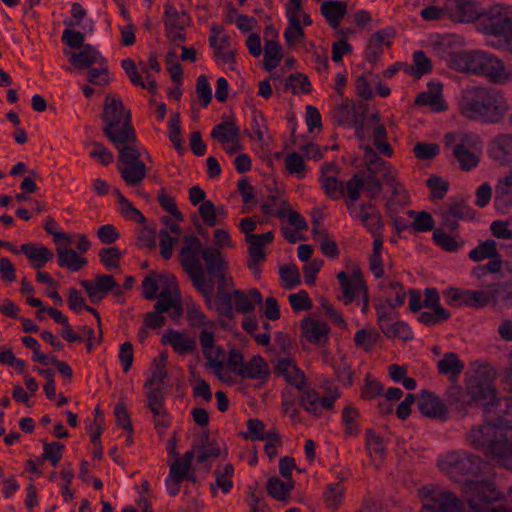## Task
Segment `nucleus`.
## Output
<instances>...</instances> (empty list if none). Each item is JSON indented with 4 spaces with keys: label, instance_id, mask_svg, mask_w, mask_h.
I'll use <instances>...</instances> for the list:
<instances>
[{
    "label": "nucleus",
    "instance_id": "nucleus-1",
    "mask_svg": "<svg viewBox=\"0 0 512 512\" xmlns=\"http://www.w3.org/2000/svg\"><path fill=\"white\" fill-rule=\"evenodd\" d=\"M458 108L461 115L470 120L497 124L504 119L509 104L497 89L471 86L462 91Z\"/></svg>",
    "mask_w": 512,
    "mask_h": 512
},
{
    "label": "nucleus",
    "instance_id": "nucleus-2",
    "mask_svg": "<svg viewBox=\"0 0 512 512\" xmlns=\"http://www.w3.org/2000/svg\"><path fill=\"white\" fill-rule=\"evenodd\" d=\"M450 66L462 73L485 76L493 84L504 85L512 80V72L500 58L481 50L453 53Z\"/></svg>",
    "mask_w": 512,
    "mask_h": 512
},
{
    "label": "nucleus",
    "instance_id": "nucleus-3",
    "mask_svg": "<svg viewBox=\"0 0 512 512\" xmlns=\"http://www.w3.org/2000/svg\"><path fill=\"white\" fill-rule=\"evenodd\" d=\"M467 441L499 465L512 469V432H501L489 425L476 426L467 434Z\"/></svg>",
    "mask_w": 512,
    "mask_h": 512
},
{
    "label": "nucleus",
    "instance_id": "nucleus-4",
    "mask_svg": "<svg viewBox=\"0 0 512 512\" xmlns=\"http://www.w3.org/2000/svg\"><path fill=\"white\" fill-rule=\"evenodd\" d=\"M102 118L106 123L103 133L114 145L137 142L131 124V113L125 110L119 97L106 96Z\"/></svg>",
    "mask_w": 512,
    "mask_h": 512
},
{
    "label": "nucleus",
    "instance_id": "nucleus-5",
    "mask_svg": "<svg viewBox=\"0 0 512 512\" xmlns=\"http://www.w3.org/2000/svg\"><path fill=\"white\" fill-rule=\"evenodd\" d=\"M185 246L179 254V262L183 270L188 274L193 286L202 294L207 304H211L214 294V284L205 277V271L199 259L202 243L194 234L183 237Z\"/></svg>",
    "mask_w": 512,
    "mask_h": 512
},
{
    "label": "nucleus",
    "instance_id": "nucleus-6",
    "mask_svg": "<svg viewBox=\"0 0 512 512\" xmlns=\"http://www.w3.org/2000/svg\"><path fill=\"white\" fill-rule=\"evenodd\" d=\"M440 469L457 482H464L466 487V500L471 495L470 487L475 484L471 480L481 469V459L466 451H451L438 460ZM476 483H485L476 481Z\"/></svg>",
    "mask_w": 512,
    "mask_h": 512
},
{
    "label": "nucleus",
    "instance_id": "nucleus-7",
    "mask_svg": "<svg viewBox=\"0 0 512 512\" xmlns=\"http://www.w3.org/2000/svg\"><path fill=\"white\" fill-rule=\"evenodd\" d=\"M118 150V171L122 180L129 187L140 185L146 177L147 167L140 160L141 153L137 142L114 145Z\"/></svg>",
    "mask_w": 512,
    "mask_h": 512
},
{
    "label": "nucleus",
    "instance_id": "nucleus-8",
    "mask_svg": "<svg viewBox=\"0 0 512 512\" xmlns=\"http://www.w3.org/2000/svg\"><path fill=\"white\" fill-rule=\"evenodd\" d=\"M364 150L363 161L366 169L360 171L366 181V196L369 199H376L383 190V181L386 174L393 171L389 162L382 159L370 146L362 147Z\"/></svg>",
    "mask_w": 512,
    "mask_h": 512
},
{
    "label": "nucleus",
    "instance_id": "nucleus-9",
    "mask_svg": "<svg viewBox=\"0 0 512 512\" xmlns=\"http://www.w3.org/2000/svg\"><path fill=\"white\" fill-rule=\"evenodd\" d=\"M423 505L420 512H466L463 503L451 492L424 486L420 490Z\"/></svg>",
    "mask_w": 512,
    "mask_h": 512
},
{
    "label": "nucleus",
    "instance_id": "nucleus-10",
    "mask_svg": "<svg viewBox=\"0 0 512 512\" xmlns=\"http://www.w3.org/2000/svg\"><path fill=\"white\" fill-rule=\"evenodd\" d=\"M470 491L467 503L472 512H512V506L506 504L492 506L501 499V494L496 491L493 484L475 483L470 487Z\"/></svg>",
    "mask_w": 512,
    "mask_h": 512
},
{
    "label": "nucleus",
    "instance_id": "nucleus-11",
    "mask_svg": "<svg viewBox=\"0 0 512 512\" xmlns=\"http://www.w3.org/2000/svg\"><path fill=\"white\" fill-rule=\"evenodd\" d=\"M479 25L487 35L504 37L512 32V7L495 5L482 15Z\"/></svg>",
    "mask_w": 512,
    "mask_h": 512
},
{
    "label": "nucleus",
    "instance_id": "nucleus-12",
    "mask_svg": "<svg viewBox=\"0 0 512 512\" xmlns=\"http://www.w3.org/2000/svg\"><path fill=\"white\" fill-rule=\"evenodd\" d=\"M377 323L381 332L388 338H397L403 341L413 339V332L408 324L403 321H395L397 313L385 310V305H375Z\"/></svg>",
    "mask_w": 512,
    "mask_h": 512
},
{
    "label": "nucleus",
    "instance_id": "nucleus-13",
    "mask_svg": "<svg viewBox=\"0 0 512 512\" xmlns=\"http://www.w3.org/2000/svg\"><path fill=\"white\" fill-rule=\"evenodd\" d=\"M486 422L481 426H493L498 431L512 429V395L489 403L485 409Z\"/></svg>",
    "mask_w": 512,
    "mask_h": 512
},
{
    "label": "nucleus",
    "instance_id": "nucleus-14",
    "mask_svg": "<svg viewBox=\"0 0 512 512\" xmlns=\"http://www.w3.org/2000/svg\"><path fill=\"white\" fill-rule=\"evenodd\" d=\"M467 392L472 401L482 402L486 409L489 403L495 402L493 377L488 371H477L467 382Z\"/></svg>",
    "mask_w": 512,
    "mask_h": 512
},
{
    "label": "nucleus",
    "instance_id": "nucleus-15",
    "mask_svg": "<svg viewBox=\"0 0 512 512\" xmlns=\"http://www.w3.org/2000/svg\"><path fill=\"white\" fill-rule=\"evenodd\" d=\"M340 397V393L337 389L330 390L323 396L313 389L308 388L302 391L299 399V404L308 413L314 416H321L322 410H330L334 407L335 401Z\"/></svg>",
    "mask_w": 512,
    "mask_h": 512
},
{
    "label": "nucleus",
    "instance_id": "nucleus-16",
    "mask_svg": "<svg viewBox=\"0 0 512 512\" xmlns=\"http://www.w3.org/2000/svg\"><path fill=\"white\" fill-rule=\"evenodd\" d=\"M509 285L507 283H493L484 289L466 290L465 306L484 308L489 304H496L507 295Z\"/></svg>",
    "mask_w": 512,
    "mask_h": 512
},
{
    "label": "nucleus",
    "instance_id": "nucleus-17",
    "mask_svg": "<svg viewBox=\"0 0 512 512\" xmlns=\"http://www.w3.org/2000/svg\"><path fill=\"white\" fill-rule=\"evenodd\" d=\"M199 341L203 355L207 360L206 367L212 369L214 374L223 380L222 371L224 369L223 358L225 351L215 345L214 333L206 329L202 330L199 334Z\"/></svg>",
    "mask_w": 512,
    "mask_h": 512
},
{
    "label": "nucleus",
    "instance_id": "nucleus-18",
    "mask_svg": "<svg viewBox=\"0 0 512 512\" xmlns=\"http://www.w3.org/2000/svg\"><path fill=\"white\" fill-rule=\"evenodd\" d=\"M348 212L353 219L358 220L369 233L383 230V221L380 211L371 202L349 205Z\"/></svg>",
    "mask_w": 512,
    "mask_h": 512
},
{
    "label": "nucleus",
    "instance_id": "nucleus-19",
    "mask_svg": "<svg viewBox=\"0 0 512 512\" xmlns=\"http://www.w3.org/2000/svg\"><path fill=\"white\" fill-rule=\"evenodd\" d=\"M94 304H99L112 290L118 287V283L112 275L98 274L94 282L82 280L80 282Z\"/></svg>",
    "mask_w": 512,
    "mask_h": 512
},
{
    "label": "nucleus",
    "instance_id": "nucleus-20",
    "mask_svg": "<svg viewBox=\"0 0 512 512\" xmlns=\"http://www.w3.org/2000/svg\"><path fill=\"white\" fill-rule=\"evenodd\" d=\"M378 289L384 297V301L378 305H385V310L390 308L393 311L404 305L406 292L400 282L385 278L379 282Z\"/></svg>",
    "mask_w": 512,
    "mask_h": 512
},
{
    "label": "nucleus",
    "instance_id": "nucleus-21",
    "mask_svg": "<svg viewBox=\"0 0 512 512\" xmlns=\"http://www.w3.org/2000/svg\"><path fill=\"white\" fill-rule=\"evenodd\" d=\"M418 410L432 419H446L448 409L445 403L432 391L422 390L418 402Z\"/></svg>",
    "mask_w": 512,
    "mask_h": 512
},
{
    "label": "nucleus",
    "instance_id": "nucleus-22",
    "mask_svg": "<svg viewBox=\"0 0 512 512\" xmlns=\"http://www.w3.org/2000/svg\"><path fill=\"white\" fill-rule=\"evenodd\" d=\"M494 205L497 210L512 207V168L498 178L494 188Z\"/></svg>",
    "mask_w": 512,
    "mask_h": 512
},
{
    "label": "nucleus",
    "instance_id": "nucleus-23",
    "mask_svg": "<svg viewBox=\"0 0 512 512\" xmlns=\"http://www.w3.org/2000/svg\"><path fill=\"white\" fill-rule=\"evenodd\" d=\"M275 373L283 376L287 383L298 390H303L306 384L304 373L291 359H280L275 367Z\"/></svg>",
    "mask_w": 512,
    "mask_h": 512
},
{
    "label": "nucleus",
    "instance_id": "nucleus-24",
    "mask_svg": "<svg viewBox=\"0 0 512 512\" xmlns=\"http://www.w3.org/2000/svg\"><path fill=\"white\" fill-rule=\"evenodd\" d=\"M274 240L272 231L255 236H248L246 243L248 244V259H252L255 263H263L266 260V246Z\"/></svg>",
    "mask_w": 512,
    "mask_h": 512
},
{
    "label": "nucleus",
    "instance_id": "nucleus-25",
    "mask_svg": "<svg viewBox=\"0 0 512 512\" xmlns=\"http://www.w3.org/2000/svg\"><path fill=\"white\" fill-rule=\"evenodd\" d=\"M271 371L268 363L260 355L253 356L245 363L244 368L239 371V376L246 379L260 380L261 383L268 381Z\"/></svg>",
    "mask_w": 512,
    "mask_h": 512
},
{
    "label": "nucleus",
    "instance_id": "nucleus-26",
    "mask_svg": "<svg viewBox=\"0 0 512 512\" xmlns=\"http://www.w3.org/2000/svg\"><path fill=\"white\" fill-rule=\"evenodd\" d=\"M490 155L501 164L512 162V134L496 136L490 143Z\"/></svg>",
    "mask_w": 512,
    "mask_h": 512
},
{
    "label": "nucleus",
    "instance_id": "nucleus-27",
    "mask_svg": "<svg viewBox=\"0 0 512 512\" xmlns=\"http://www.w3.org/2000/svg\"><path fill=\"white\" fill-rule=\"evenodd\" d=\"M20 252L27 257L31 266L35 269L43 268L53 258V253L50 249L35 243L22 244Z\"/></svg>",
    "mask_w": 512,
    "mask_h": 512
},
{
    "label": "nucleus",
    "instance_id": "nucleus-28",
    "mask_svg": "<svg viewBox=\"0 0 512 512\" xmlns=\"http://www.w3.org/2000/svg\"><path fill=\"white\" fill-rule=\"evenodd\" d=\"M301 330L310 343L324 346L328 340L329 328L325 323L307 318L303 320Z\"/></svg>",
    "mask_w": 512,
    "mask_h": 512
},
{
    "label": "nucleus",
    "instance_id": "nucleus-29",
    "mask_svg": "<svg viewBox=\"0 0 512 512\" xmlns=\"http://www.w3.org/2000/svg\"><path fill=\"white\" fill-rule=\"evenodd\" d=\"M233 298L235 309L237 312L242 314H250L255 311V304H262V295L258 289L252 288L248 294L242 290H234Z\"/></svg>",
    "mask_w": 512,
    "mask_h": 512
},
{
    "label": "nucleus",
    "instance_id": "nucleus-30",
    "mask_svg": "<svg viewBox=\"0 0 512 512\" xmlns=\"http://www.w3.org/2000/svg\"><path fill=\"white\" fill-rule=\"evenodd\" d=\"M69 61L74 67L85 70L89 69L93 64L104 63V58L91 45H85L81 51L72 52Z\"/></svg>",
    "mask_w": 512,
    "mask_h": 512
},
{
    "label": "nucleus",
    "instance_id": "nucleus-31",
    "mask_svg": "<svg viewBox=\"0 0 512 512\" xmlns=\"http://www.w3.org/2000/svg\"><path fill=\"white\" fill-rule=\"evenodd\" d=\"M295 487L293 479H279L277 476L268 478L266 483L267 494L276 501L287 502L290 498L291 491Z\"/></svg>",
    "mask_w": 512,
    "mask_h": 512
},
{
    "label": "nucleus",
    "instance_id": "nucleus-32",
    "mask_svg": "<svg viewBox=\"0 0 512 512\" xmlns=\"http://www.w3.org/2000/svg\"><path fill=\"white\" fill-rule=\"evenodd\" d=\"M154 309L158 312H169L172 319L176 320L183 314V308L179 300L175 299L169 287L163 288L158 296V300L154 305Z\"/></svg>",
    "mask_w": 512,
    "mask_h": 512
},
{
    "label": "nucleus",
    "instance_id": "nucleus-33",
    "mask_svg": "<svg viewBox=\"0 0 512 512\" xmlns=\"http://www.w3.org/2000/svg\"><path fill=\"white\" fill-rule=\"evenodd\" d=\"M57 264L66 268L71 272H77L87 265L88 261L85 257L77 254L75 250L66 246L56 247Z\"/></svg>",
    "mask_w": 512,
    "mask_h": 512
},
{
    "label": "nucleus",
    "instance_id": "nucleus-34",
    "mask_svg": "<svg viewBox=\"0 0 512 512\" xmlns=\"http://www.w3.org/2000/svg\"><path fill=\"white\" fill-rule=\"evenodd\" d=\"M465 365L459 356L454 352L445 353L437 363V370L440 375L448 376L451 381H456L462 373Z\"/></svg>",
    "mask_w": 512,
    "mask_h": 512
},
{
    "label": "nucleus",
    "instance_id": "nucleus-35",
    "mask_svg": "<svg viewBox=\"0 0 512 512\" xmlns=\"http://www.w3.org/2000/svg\"><path fill=\"white\" fill-rule=\"evenodd\" d=\"M481 144L480 138L474 133L451 132L445 135V145L452 149H477Z\"/></svg>",
    "mask_w": 512,
    "mask_h": 512
},
{
    "label": "nucleus",
    "instance_id": "nucleus-36",
    "mask_svg": "<svg viewBox=\"0 0 512 512\" xmlns=\"http://www.w3.org/2000/svg\"><path fill=\"white\" fill-rule=\"evenodd\" d=\"M320 10L329 25L333 28H337L347 13V4L342 1H324L321 4Z\"/></svg>",
    "mask_w": 512,
    "mask_h": 512
},
{
    "label": "nucleus",
    "instance_id": "nucleus-37",
    "mask_svg": "<svg viewBox=\"0 0 512 512\" xmlns=\"http://www.w3.org/2000/svg\"><path fill=\"white\" fill-rule=\"evenodd\" d=\"M239 134L240 128L232 121L221 122L211 131V137L222 145L236 142L239 140Z\"/></svg>",
    "mask_w": 512,
    "mask_h": 512
},
{
    "label": "nucleus",
    "instance_id": "nucleus-38",
    "mask_svg": "<svg viewBox=\"0 0 512 512\" xmlns=\"http://www.w3.org/2000/svg\"><path fill=\"white\" fill-rule=\"evenodd\" d=\"M162 341L171 345L174 351L181 355L193 352L196 348L194 339L185 337L178 331H170L167 335L163 336Z\"/></svg>",
    "mask_w": 512,
    "mask_h": 512
},
{
    "label": "nucleus",
    "instance_id": "nucleus-39",
    "mask_svg": "<svg viewBox=\"0 0 512 512\" xmlns=\"http://www.w3.org/2000/svg\"><path fill=\"white\" fill-rule=\"evenodd\" d=\"M345 491V486L341 481L328 484L323 492V501L326 508L332 512L338 510L344 500Z\"/></svg>",
    "mask_w": 512,
    "mask_h": 512
},
{
    "label": "nucleus",
    "instance_id": "nucleus-40",
    "mask_svg": "<svg viewBox=\"0 0 512 512\" xmlns=\"http://www.w3.org/2000/svg\"><path fill=\"white\" fill-rule=\"evenodd\" d=\"M346 191V201L345 204L347 208L349 205H356V202L361 197V190L366 194V181L361 172L355 173L352 178H350L346 185H344Z\"/></svg>",
    "mask_w": 512,
    "mask_h": 512
},
{
    "label": "nucleus",
    "instance_id": "nucleus-41",
    "mask_svg": "<svg viewBox=\"0 0 512 512\" xmlns=\"http://www.w3.org/2000/svg\"><path fill=\"white\" fill-rule=\"evenodd\" d=\"M454 3L456 13L451 16L459 22H474L481 16L477 9V4L471 0H454Z\"/></svg>",
    "mask_w": 512,
    "mask_h": 512
},
{
    "label": "nucleus",
    "instance_id": "nucleus-42",
    "mask_svg": "<svg viewBox=\"0 0 512 512\" xmlns=\"http://www.w3.org/2000/svg\"><path fill=\"white\" fill-rule=\"evenodd\" d=\"M366 113L364 109H357L354 104H350L348 100L337 106L334 114V118L340 125L350 126L359 116H363Z\"/></svg>",
    "mask_w": 512,
    "mask_h": 512
},
{
    "label": "nucleus",
    "instance_id": "nucleus-43",
    "mask_svg": "<svg viewBox=\"0 0 512 512\" xmlns=\"http://www.w3.org/2000/svg\"><path fill=\"white\" fill-rule=\"evenodd\" d=\"M201 256L205 262L207 273L210 276L218 274L226 268L222 254L217 248H204L201 251Z\"/></svg>",
    "mask_w": 512,
    "mask_h": 512
},
{
    "label": "nucleus",
    "instance_id": "nucleus-44",
    "mask_svg": "<svg viewBox=\"0 0 512 512\" xmlns=\"http://www.w3.org/2000/svg\"><path fill=\"white\" fill-rule=\"evenodd\" d=\"M498 256L499 251L497 249V243L493 239L479 242V244L469 252V258L474 262H480Z\"/></svg>",
    "mask_w": 512,
    "mask_h": 512
},
{
    "label": "nucleus",
    "instance_id": "nucleus-45",
    "mask_svg": "<svg viewBox=\"0 0 512 512\" xmlns=\"http://www.w3.org/2000/svg\"><path fill=\"white\" fill-rule=\"evenodd\" d=\"M337 279L342 289V295L338 297L345 305H349L354 301L357 294H360V287H358L350 276L344 271L337 275Z\"/></svg>",
    "mask_w": 512,
    "mask_h": 512
},
{
    "label": "nucleus",
    "instance_id": "nucleus-46",
    "mask_svg": "<svg viewBox=\"0 0 512 512\" xmlns=\"http://www.w3.org/2000/svg\"><path fill=\"white\" fill-rule=\"evenodd\" d=\"M415 104L421 106H431L436 111L445 110L446 106L442 103L441 97V85L436 84L434 90L420 93L415 99Z\"/></svg>",
    "mask_w": 512,
    "mask_h": 512
},
{
    "label": "nucleus",
    "instance_id": "nucleus-47",
    "mask_svg": "<svg viewBox=\"0 0 512 512\" xmlns=\"http://www.w3.org/2000/svg\"><path fill=\"white\" fill-rule=\"evenodd\" d=\"M234 469L231 464H226L223 468V470L216 469L214 471V476L216 478L215 483L210 484L211 492L215 495L217 488H220L223 493L227 494L232 486V475H233Z\"/></svg>",
    "mask_w": 512,
    "mask_h": 512
},
{
    "label": "nucleus",
    "instance_id": "nucleus-48",
    "mask_svg": "<svg viewBox=\"0 0 512 512\" xmlns=\"http://www.w3.org/2000/svg\"><path fill=\"white\" fill-rule=\"evenodd\" d=\"M282 60L281 46L276 40H267L264 45V67L271 71L275 69Z\"/></svg>",
    "mask_w": 512,
    "mask_h": 512
},
{
    "label": "nucleus",
    "instance_id": "nucleus-49",
    "mask_svg": "<svg viewBox=\"0 0 512 512\" xmlns=\"http://www.w3.org/2000/svg\"><path fill=\"white\" fill-rule=\"evenodd\" d=\"M146 389H148L146 393L147 407L153 413V416L164 415L166 408L164 406L162 387L152 386Z\"/></svg>",
    "mask_w": 512,
    "mask_h": 512
},
{
    "label": "nucleus",
    "instance_id": "nucleus-50",
    "mask_svg": "<svg viewBox=\"0 0 512 512\" xmlns=\"http://www.w3.org/2000/svg\"><path fill=\"white\" fill-rule=\"evenodd\" d=\"M450 312L442 306H437L432 311H423L418 320L426 326H435L446 322L450 318Z\"/></svg>",
    "mask_w": 512,
    "mask_h": 512
},
{
    "label": "nucleus",
    "instance_id": "nucleus-51",
    "mask_svg": "<svg viewBox=\"0 0 512 512\" xmlns=\"http://www.w3.org/2000/svg\"><path fill=\"white\" fill-rule=\"evenodd\" d=\"M447 401L450 406L455 407L459 411H465L471 404L472 399L465 393L460 386H452L447 391Z\"/></svg>",
    "mask_w": 512,
    "mask_h": 512
},
{
    "label": "nucleus",
    "instance_id": "nucleus-52",
    "mask_svg": "<svg viewBox=\"0 0 512 512\" xmlns=\"http://www.w3.org/2000/svg\"><path fill=\"white\" fill-rule=\"evenodd\" d=\"M413 64L414 65L411 67V75L416 79L432 71L431 60L421 50L413 53Z\"/></svg>",
    "mask_w": 512,
    "mask_h": 512
},
{
    "label": "nucleus",
    "instance_id": "nucleus-53",
    "mask_svg": "<svg viewBox=\"0 0 512 512\" xmlns=\"http://www.w3.org/2000/svg\"><path fill=\"white\" fill-rule=\"evenodd\" d=\"M286 87L291 89L293 94H308L312 90L310 80L303 73L291 74L286 80Z\"/></svg>",
    "mask_w": 512,
    "mask_h": 512
},
{
    "label": "nucleus",
    "instance_id": "nucleus-54",
    "mask_svg": "<svg viewBox=\"0 0 512 512\" xmlns=\"http://www.w3.org/2000/svg\"><path fill=\"white\" fill-rule=\"evenodd\" d=\"M408 215L413 217L414 220L411 224V228L418 232H428L434 228V219L431 214L426 211L416 212L409 210Z\"/></svg>",
    "mask_w": 512,
    "mask_h": 512
},
{
    "label": "nucleus",
    "instance_id": "nucleus-55",
    "mask_svg": "<svg viewBox=\"0 0 512 512\" xmlns=\"http://www.w3.org/2000/svg\"><path fill=\"white\" fill-rule=\"evenodd\" d=\"M244 439L264 441L268 437L269 431H265V424L259 419H249L247 421V431L241 432Z\"/></svg>",
    "mask_w": 512,
    "mask_h": 512
},
{
    "label": "nucleus",
    "instance_id": "nucleus-56",
    "mask_svg": "<svg viewBox=\"0 0 512 512\" xmlns=\"http://www.w3.org/2000/svg\"><path fill=\"white\" fill-rule=\"evenodd\" d=\"M322 187L327 197L333 200H338L345 194L343 182L334 176H323Z\"/></svg>",
    "mask_w": 512,
    "mask_h": 512
},
{
    "label": "nucleus",
    "instance_id": "nucleus-57",
    "mask_svg": "<svg viewBox=\"0 0 512 512\" xmlns=\"http://www.w3.org/2000/svg\"><path fill=\"white\" fill-rule=\"evenodd\" d=\"M365 445L371 456L374 454L378 459H383L385 454V445L382 438L372 429H367L365 432Z\"/></svg>",
    "mask_w": 512,
    "mask_h": 512
},
{
    "label": "nucleus",
    "instance_id": "nucleus-58",
    "mask_svg": "<svg viewBox=\"0 0 512 512\" xmlns=\"http://www.w3.org/2000/svg\"><path fill=\"white\" fill-rule=\"evenodd\" d=\"M305 36L304 29L301 25L300 20H296L294 17L291 21H288V25L284 31V38L286 44L292 47L302 41Z\"/></svg>",
    "mask_w": 512,
    "mask_h": 512
},
{
    "label": "nucleus",
    "instance_id": "nucleus-59",
    "mask_svg": "<svg viewBox=\"0 0 512 512\" xmlns=\"http://www.w3.org/2000/svg\"><path fill=\"white\" fill-rule=\"evenodd\" d=\"M222 27L217 24L211 26V35L209 37L210 46L214 50L215 55H220L223 49L230 46V37L226 34H222Z\"/></svg>",
    "mask_w": 512,
    "mask_h": 512
},
{
    "label": "nucleus",
    "instance_id": "nucleus-60",
    "mask_svg": "<svg viewBox=\"0 0 512 512\" xmlns=\"http://www.w3.org/2000/svg\"><path fill=\"white\" fill-rule=\"evenodd\" d=\"M168 128L169 139L171 143L179 153H182L184 151V147L182 146L181 140V125L179 113L176 112L170 115Z\"/></svg>",
    "mask_w": 512,
    "mask_h": 512
},
{
    "label": "nucleus",
    "instance_id": "nucleus-61",
    "mask_svg": "<svg viewBox=\"0 0 512 512\" xmlns=\"http://www.w3.org/2000/svg\"><path fill=\"white\" fill-rule=\"evenodd\" d=\"M359 412L352 407H345L342 411V421L345 424V434L349 436H357L359 434V426L357 419Z\"/></svg>",
    "mask_w": 512,
    "mask_h": 512
},
{
    "label": "nucleus",
    "instance_id": "nucleus-62",
    "mask_svg": "<svg viewBox=\"0 0 512 512\" xmlns=\"http://www.w3.org/2000/svg\"><path fill=\"white\" fill-rule=\"evenodd\" d=\"M63 450L64 445L61 444L60 442L48 443L46 441H43V454L41 455V459L43 461H50L52 466L55 467L62 458Z\"/></svg>",
    "mask_w": 512,
    "mask_h": 512
},
{
    "label": "nucleus",
    "instance_id": "nucleus-63",
    "mask_svg": "<svg viewBox=\"0 0 512 512\" xmlns=\"http://www.w3.org/2000/svg\"><path fill=\"white\" fill-rule=\"evenodd\" d=\"M122 252L117 247L103 248L99 252L100 262L107 268H119Z\"/></svg>",
    "mask_w": 512,
    "mask_h": 512
},
{
    "label": "nucleus",
    "instance_id": "nucleus-64",
    "mask_svg": "<svg viewBox=\"0 0 512 512\" xmlns=\"http://www.w3.org/2000/svg\"><path fill=\"white\" fill-rule=\"evenodd\" d=\"M453 156L460 164V168L464 171H469L476 167L479 163V158L472 152V150L465 149H452Z\"/></svg>",
    "mask_w": 512,
    "mask_h": 512
}]
</instances>
